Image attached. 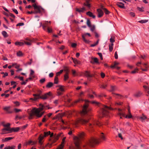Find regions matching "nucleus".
<instances>
[{
	"instance_id": "obj_1",
	"label": "nucleus",
	"mask_w": 149,
	"mask_h": 149,
	"mask_svg": "<svg viewBox=\"0 0 149 149\" xmlns=\"http://www.w3.org/2000/svg\"><path fill=\"white\" fill-rule=\"evenodd\" d=\"M84 101H85V103L83 106L82 111L81 112L82 118L79 119L78 123L83 125H86L91 129L93 128L94 126L95 125L98 126H101L102 125V124L97 120H93L91 123L89 122V117L90 116L89 112L91 109V108L88 105V103L90 102L89 100L80 99L76 101L75 103L79 102Z\"/></svg>"
},
{
	"instance_id": "obj_2",
	"label": "nucleus",
	"mask_w": 149,
	"mask_h": 149,
	"mask_svg": "<svg viewBox=\"0 0 149 149\" xmlns=\"http://www.w3.org/2000/svg\"><path fill=\"white\" fill-rule=\"evenodd\" d=\"M84 136V133H81L79 136V137H75L74 138V143L76 146L75 149H89L88 146L93 147L94 145L98 143L100 140L97 139L92 138L89 140L87 143L82 146H80V139H82Z\"/></svg>"
},
{
	"instance_id": "obj_3",
	"label": "nucleus",
	"mask_w": 149,
	"mask_h": 149,
	"mask_svg": "<svg viewBox=\"0 0 149 149\" xmlns=\"http://www.w3.org/2000/svg\"><path fill=\"white\" fill-rule=\"evenodd\" d=\"M91 103L94 104L95 105L102 107L101 111L103 115L104 116H108L109 113V110H112L113 109L110 107L101 104L99 102L95 101H91Z\"/></svg>"
},
{
	"instance_id": "obj_4",
	"label": "nucleus",
	"mask_w": 149,
	"mask_h": 149,
	"mask_svg": "<svg viewBox=\"0 0 149 149\" xmlns=\"http://www.w3.org/2000/svg\"><path fill=\"white\" fill-rule=\"evenodd\" d=\"M38 97H36L38 98V99L40 98L45 100L48 98H51L52 97V93L50 91L46 93L42 96H41L42 93L41 91L40 90H38Z\"/></svg>"
},
{
	"instance_id": "obj_5",
	"label": "nucleus",
	"mask_w": 149,
	"mask_h": 149,
	"mask_svg": "<svg viewBox=\"0 0 149 149\" xmlns=\"http://www.w3.org/2000/svg\"><path fill=\"white\" fill-rule=\"evenodd\" d=\"M48 107V106L47 105L46 107H45V108H44V107H41L38 109L33 108V109L34 111V113L36 116L38 118H40L41 117L44 113V112L41 113L40 112L42 111L44 109H47V108Z\"/></svg>"
},
{
	"instance_id": "obj_6",
	"label": "nucleus",
	"mask_w": 149,
	"mask_h": 149,
	"mask_svg": "<svg viewBox=\"0 0 149 149\" xmlns=\"http://www.w3.org/2000/svg\"><path fill=\"white\" fill-rule=\"evenodd\" d=\"M48 21H45V23L42 26L43 29L45 31L47 30V32L49 33H51L52 31V29L49 28L48 26Z\"/></svg>"
},
{
	"instance_id": "obj_7",
	"label": "nucleus",
	"mask_w": 149,
	"mask_h": 149,
	"mask_svg": "<svg viewBox=\"0 0 149 149\" xmlns=\"http://www.w3.org/2000/svg\"><path fill=\"white\" fill-rule=\"evenodd\" d=\"M128 112L130 114V115L129 116L125 115V113H124L122 111H121L120 112V113H119V114L120 116H122L125 117V118H131L132 117V116L130 113V109H128Z\"/></svg>"
},
{
	"instance_id": "obj_8",
	"label": "nucleus",
	"mask_w": 149,
	"mask_h": 149,
	"mask_svg": "<svg viewBox=\"0 0 149 149\" xmlns=\"http://www.w3.org/2000/svg\"><path fill=\"white\" fill-rule=\"evenodd\" d=\"M62 134V133H60L58 135H56V134L54 135L53 139H52V143H55L58 139L59 137Z\"/></svg>"
},
{
	"instance_id": "obj_9",
	"label": "nucleus",
	"mask_w": 149,
	"mask_h": 149,
	"mask_svg": "<svg viewBox=\"0 0 149 149\" xmlns=\"http://www.w3.org/2000/svg\"><path fill=\"white\" fill-rule=\"evenodd\" d=\"M87 35H88L89 37L91 36V35L89 33H86L82 35V37L83 38V41L85 42L86 43H88L89 42V40H86L85 38V36Z\"/></svg>"
},
{
	"instance_id": "obj_10",
	"label": "nucleus",
	"mask_w": 149,
	"mask_h": 149,
	"mask_svg": "<svg viewBox=\"0 0 149 149\" xmlns=\"http://www.w3.org/2000/svg\"><path fill=\"white\" fill-rule=\"evenodd\" d=\"M97 12L98 13V17H100L103 16L104 13L101 9H97Z\"/></svg>"
},
{
	"instance_id": "obj_11",
	"label": "nucleus",
	"mask_w": 149,
	"mask_h": 149,
	"mask_svg": "<svg viewBox=\"0 0 149 149\" xmlns=\"http://www.w3.org/2000/svg\"><path fill=\"white\" fill-rule=\"evenodd\" d=\"M75 9L76 11H77L80 13H83L84 11L86 10V8L84 7H83L82 8H81L80 9L76 8Z\"/></svg>"
},
{
	"instance_id": "obj_12",
	"label": "nucleus",
	"mask_w": 149,
	"mask_h": 149,
	"mask_svg": "<svg viewBox=\"0 0 149 149\" xmlns=\"http://www.w3.org/2000/svg\"><path fill=\"white\" fill-rule=\"evenodd\" d=\"M84 75L85 76H86V77H88V79L90 81L91 80V79L89 78V77H92V75L90 74L89 73H88V72L87 71H86L84 73Z\"/></svg>"
},
{
	"instance_id": "obj_13",
	"label": "nucleus",
	"mask_w": 149,
	"mask_h": 149,
	"mask_svg": "<svg viewBox=\"0 0 149 149\" xmlns=\"http://www.w3.org/2000/svg\"><path fill=\"white\" fill-rule=\"evenodd\" d=\"M142 93L141 91H138L134 95V96L136 97H140L142 94Z\"/></svg>"
},
{
	"instance_id": "obj_14",
	"label": "nucleus",
	"mask_w": 149,
	"mask_h": 149,
	"mask_svg": "<svg viewBox=\"0 0 149 149\" xmlns=\"http://www.w3.org/2000/svg\"><path fill=\"white\" fill-rule=\"evenodd\" d=\"M117 5L119 7L123 8V9H125V7L124 6V4L122 2H117Z\"/></svg>"
},
{
	"instance_id": "obj_15",
	"label": "nucleus",
	"mask_w": 149,
	"mask_h": 149,
	"mask_svg": "<svg viewBox=\"0 0 149 149\" xmlns=\"http://www.w3.org/2000/svg\"><path fill=\"white\" fill-rule=\"evenodd\" d=\"M6 131H9L10 132V130L9 128H6L3 129L2 130V132L1 133V134H3L7 133L6 132Z\"/></svg>"
},
{
	"instance_id": "obj_16",
	"label": "nucleus",
	"mask_w": 149,
	"mask_h": 149,
	"mask_svg": "<svg viewBox=\"0 0 149 149\" xmlns=\"http://www.w3.org/2000/svg\"><path fill=\"white\" fill-rule=\"evenodd\" d=\"M90 0H86V2L84 3L83 5L87 7L88 8H90L91 4L89 3Z\"/></svg>"
},
{
	"instance_id": "obj_17",
	"label": "nucleus",
	"mask_w": 149,
	"mask_h": 149,
	"mask_svg": "<svg viewBox=\"0 0 149 149\" xmlns=\"http://www.w3.org/2000/svg\"><path fill=\"white\" fill-rule=\"evenodd\" d=\"M87 15L89 17H92L93 18L95 19V16L93 15V13L90 11H88L86 13Z\"/></svg>"
},
{
	"instance_id": "obj_18",
	"label": "nucleus",
	"mask_w": 149,
	"mask_h": 149,
	"mask_svg": "<svg viewBox=\"0 0 149 149\" xmlns=\"http://www.w3.org/2000/svg\"><path fill=\"white\" fill-rule=\"evenodd\" d=\"M100 137L102 140L103 141H105L106 140V137L105 135L104 134L102 133L101 132L100 133Z\"/></svg>"
},
{
	"instance_id": "obj_19",
	"label": "nucleus",
	"mask_w": 149,
	"mask_h": 149,
	"mask_svg": "<svg viewBox=\"0 0 149 149\" xmlns=\"http://www.w3.org/2000/svg\"><path fill=\"white\" fill-rule=\"evenodd\" d=\"M19 129L20 128L19 127H17L15 128H12L11 129H10V132H11L13 131L14 132H17L19 130Z\"/></svg>"
},
{
	"instance_id": "obj_20",
	"label": "nucleus",
	"mask_w": 149,
	"mask_h": 149,
	"mask_svg": "<svg viewBox=\"0 0 149 149\" xmlns=\"http://www.w3.org/2000/svg\"><path fill=\"white\" fill-rule=\"evenodd\" d=\"M14 138V137H6V138L4 139H3L2 140L3 142H7L13 139Z\"/></svg>"
},
{
	"instance_id": "obj_21",
	"label": "nucleus",
	"mask_w": 149,
	"mask_h": 149,
	"mask_svg": "<svg viewBox=\"0 0 149 149\" xmlns=\"http://www.w3.org/2000/svg\"><path fill=\"white\" fill-rule=\"evenodd\" d=\"M34 115H35L34 113V111L32 109L31 111V113H29V119H32L33 118V116Z\"/></svg>"
},
{
	"instance_id": "obj_22",
	"label": "nucleus",
	"mask_w": 149,
	"mask_h": 149,
	"mask_svg": "<svg viewBox=\"0 0 149 149\" xmlns=\"http://www.w3.org/2000/svg\"><path fill=\"white\" fill-rule=\"evenodd\" d=\"M112 94H114V95H115L116 96H117L118 97H116V98H118V99H121L123 97V96L122 95H121L119 94L116 93H112Z\"/></svg>"
},
{
	"instance_id": "obj_23",
	"label": "nucleus",
	"mask_w": 149,
	"mask_h": 149,
	"mask_svg": "<svg viewBox=\"0 0 149 149\" xmlns=\"http://www.w3.org/2000/svg\"><path fill=\"white\" fill-rule=\"evenodd\" d=\"M49 141L51 142V143H48L47 144V145H46L45 147L48 146L49 148H51L52 146V144L53 143H52V139H49Z\"/></svg>"
},
{
	"instance_id": "obj_24",
	"label": "nucleus",
	"mask_w": 149,
	"mask_h": 149,
	"mask_svg": "<svg viewBox=\"0 0 149 149\" xmlns=\"http://www.w3.org/2000/svg\"><path fill=\"white\" fill-rule=\"evenodd\" d=\"M15 147L16 146H8L5 147L4 149H15Z\"/></svg>"
},
{
	"instance_id": "obj_25",
	"label": "nucleus",
	"mask_w": 149,
	"mask_h": 149,
	"mask_svg": "<svg viewBox=\"0 0 149 149\" xmlns=\"http://www.w3.org/2000/svg\"><path fill=\"white\" fill-rule=\"evenodd\" d=\"M53 85V83L52 82H49L46 85V87L47 88H50Z\"/></svg>"
},
{
	"instance_id": "obj_26",
	"label": "nucleus",
	"mask_w": 149,
	"mask_h": 149,
	"mask_svg": "<svg viewBox=\"0 0 149 149\" xmlns=\"http://www.w3.org/2000/svg\"><path fill=\"white\" fill-rule=\"evenodd\" d=\"M35 9L36 10V11L35 12V13H40L41 12L40 8L39 6H38L37 8H36Z\"/></svg>"
},
{
	"instance_id": "obj_27",
	"label": "nucleus",
	"mask_w": 149,
	"mask_h": 149,
	"mask_svg": "<svg viewBox=\"0 0 149 149\" xmlns=\"http://www.w3.org/2000/svg\"><path fill=\"white\" fill-rule=\"evenodd\" d=\"M92 59L94 60V61H91V63H92L93 64L94 63H99L98 59L97 58H92Z\"/></svg>"
},
{
	"instance_id": "obj_28",
	"label": "nucleus",
	"mask_w": 149,
	"mask_h": 149,
	"mask_svg": "<svg viewBox=\"0 0 149 149\" xmlns=\"http://www.w3.org/2000/svg\"><path fill=\"white\" fill-rule=\"evenodd\" d=\"M57 87H59V88L57 90H58L59 91H61L63 92L64 91V90L62 86L59 85L56 86Z\"/></svg>"
},
{
	"instance_id": "obj_29",
	"label": "nucleus",
	"mask_w": 149,
	"mask_h": 149,
	"mask_svg": "<svg viewBox=\"0 0 149 149\" xmlns=\"http://www.w3.org/2000/svg\"><path fill=\"white\" fill-rule=\"evenodd\" d=\"M31 143V145H35L36 144V142L35 141H29L28 142H26V145H30Z\"/></svg>"
},
{
	"instance_id": "obj_30",
	"label": "nucleus",
	"mask_w": 149,
	"mask_h": 149,
	"mask_svg": "<svg viewBox=\"0 0 149 149\" xmlns=\"http://www.w3.org/2000/svg\"><path fill=\"white\" fill-rule=\"evenodd\" d=\"M26 40L29 42L25 41L24 42L25 43L28 45H31V40L29 38H26Z\"/></svg>"
},
{
	"instance_id": "obj_31",
	"label": "nucleus",
	"mask_w": 149,
	"mask_h": 149,
	"mask_svg": "<svg viewBox=\"0 0 149 149\" xmlns=\"http://www.w3.org/2000/svg\"><path fill=\"white\" fill-rule=\"evenodd\" d=\"M2 34L5 38L8 37V35L7 32L5 31H3L2 32Z\"/></svg>"
},
{
	"instance_id": "obj_32",
	"label": "nucleus",
	"mask_w": 149,
	"mask_h": 149,
	"mask_svg": "<svg viewBox=\"0 0 149 149\" xmlns=\"http://www.w3.org/2000/svg\"><path fill=\"white\" fill-rule=\"evenodd\" d=\"M24 44V43L22 42H16L15 43V45H16L22 46Z\"/></svg>"
},
{
	"instance_id": "obj_33",
	"label": "nucleus",
	"mask_w": 149,
	"mask_h": 149,
	"mask_svg": "<svg viewBox=\"0 0 149 149\" xmlns=\"http://www.w3.org/2000/svg\"><path fill=\"white\" fill-rule=\"evenodd\" d=\"M58 78L57 76H55L54 79V84H58Z\"/></svg>"
},
{
	"instance_id": "obj_34",
	"label": "nucleus",
	"mask_w": 149,
	"mask_h": 149,
	"mask_svg": "<svg viewBox=\"0 0 149 149\" xmlns=\"http://www.w3.org/2000/svg\"><path fill=\"white\" fill-rule=\"evenodd\" d=\"M116 87L115 86H111V89L109 91L111 92L114 91L115 90Z\"/></svg>"
},
{
	"instance_id": "obj_35",
	"label": "nucleus",
	"mask_w": 149,
	"mask_h": 149,
	"mask_svg": "<svg viewBox=\"0 0 149 149\" xmlns=\"http://www.w3.org/2000/svg\"><path fill=\"white\" fill-rule=\"evenodd\" d=\"M50 134V131H49L47 132H44V136L45 137L48 135H49Z\"/></svg>"
},
{
	"instance_id": "obj_36",
	"label": "nucleus",
	"mask_w": 149,
	"mask_h": 149,
	"mask_svg": "<svg viewBox=\"0 0 149 149\" xmlns=\"http://www.w3.org/2000/svg\"><path fill=\"white\" fill-rule=\"evenodd\" d=\"M72 59L73 60V61L74 62V63L76 64H79V61H78L76 58H72Z\"/></svg>"
},
{
	"instance_id": "obj_37",
	"label": "nucleus",
	"mask_w": 149,
	"mask_h": 149,
	"mask_svg": "<svg viewBox=\"0 0 149 149\" xmlns=\"http://www.w3.org/2000/svg\"><path fill=\"white\" fill-rule=\"evenodd\" d=\"M148 21V20L147 19H144V20H141L138 21L139 22L141 23H145L147 22Z\"/></svg>"
},
{
	"instance_id": "obj_38",
	"label": "nucleus",
	"mask_w": 149,
	"mask_h": 149,
	"mask_svg": "<svg viewBox=\"0 0 149 149\" xmlns=\"http://www.w3.org/2000/svg\"><path fill=\"white\" fill-rule=\"evenodd\" d=\"M63 71V70H60L59 72H58L56 74V76L58 77V76H59L61 73H62Z\"/></svg>"
},
{
	"instance_id": "obj_39",
	"label": "nucleus",
	"mask_w": 149,
	"mask_h": 149,
	"mask_svg": "<svg viewBox=\"0 0 149 149\" xmlns=\"http://www.w3.org/2000/svg\"><path fill=\"white\" fill-rule=\"evenodd\" d=\"M10 124L9 123H7L6 124H3V126L4 127H7V128H9V129H11L10 126Z\"/></svg>"
},
{
	"instance_id": "obj_40",
	"label": "nucleus",
	"mask_w": 149,
	"mask_h": 149,
	"mask_svg": "<svg viewBox=\"0 0 149 149\" xmlns=\"http://www.w3.org/2000/svg\"><path fill=\"white\" fill-rule=\"evenodd\" d=\"M87 24L88 26L89 27H91V23L90 20L89 19H88L87 20Z\"/></svg>"
},
{
	"instance_id": "obj_41",
	"label": "nucleus",
	"mask_w": 149,
	"mask_h": 149,
	"mask_svg": "<svg viewBox=\"0 0 149 149\" xmlns=\"http://www.w3.org/2000/svg\"><path fill=\"white\" fill-rule=\"evenodd\" d=\"M17 56H21L23 55L22 53L20 51L17 52Z\"/></svg>"
},
{
	"instance_id": "obj_42",
	"label": "nucleus",
	"mask_w": 149,
	"mask_h": 149,
	"mask_svg": "<svg viewBox=\"0 0 149 149\" xmlns=\"http://www.w3.org/2000/svg\"><path fill=\"white\" fill-rule=\"evenodd\" d=\"M104 11L106 14L108 15L110 13L109 11L108 10H107L106 8H105V9H104Z\"/></svg>"
},
{
	"instance_id": "obj_43",
	"label": "nucleus",
	"mask_w": 149,
	"mask_h": 149,
	"mask_svg": "<svg viewBox=\"0 0 149 149\" xmlns=\"http://www.w3.org/2000/svg\"><path fill=\"white\" fill-rule=\"evenodd\" d=\"M10 106H8V107H4L3 109L6 111H7V112L8 111L9 109L10 108Z\"/></svg>"
},
{
	"instance_id": "obj_44",
	"label": "nucleus",
	"mask_w": 149,
	"mask_h": 149,
	"mask_svg": "<svg viewBox=\"0 0 149 149\" xmlns=\"http://www.w3.org/2000/svg\"><path fill=\"white\" fill-rule=\"evenodd\" d=\"M97 54L100 57V59L101 60H102L103 59V58L102 54L101 53H99H99H97Z\"/></svg>"
},
{
	"instance_id": "obj_45",
	"label": "nucleus",
	"mask_w": 149,
	"mask_h": 149,
	"mask_svg": "<svg viewBox=\"0 0 149 149\" xmlns=\"http://www.w3.org/2000/svg\"><path fill=\"white\" fill-rule=\"evenodd\" d=\"M119 64V63L118 62H115L114 63V64L113 66H112L111 67V68H114L116 66V65H118Z\"/></svg>"
},
{
	"instance_id": "obj_46",
	"label": "nucleus",
	"mask_w": 149,
	"mask_h": 149,
	"mask_svg": "<svg viewBox=\"0 0 149 149\" xmlns=\"http://www.w3.org/2000/svg\"><path fill=\"white\" fill-rule=\"evenodd\" d=\"M13 103L15 104L16 106H18L19 105V103L18 101L14 102Z\"/></svg>"
},
{
	"instance_id": "obj_47",
	"label": "nucleus",
	"mask_w": 149,
	"mask_h": 149,
	"mask_svg": "<svg viewBox=\"0 0 149 149\" xmlns=\"http://www.w3.org/2000/svg\"><path fill=\"white\" fill-rule=\"evenodd\" d=\"M64 79L65 80H66L69 77H68V73H67L66 74H65L64 75Z\"/></svg>"
},
{
	"instance_id": "obj_48",
	"label": "nucleus",
	"mask_w": 149,
	"mask_h": 149,
	"mask_svg": "<svg viewBox=\"0 0 149 149\" xmlns=\"http://www.w3.org/2000/svg\"><path fill=\"white\" fill-rule=\"evenodd\" d=\"M147 118L144 115H143L142 116H141L140 117V118L142 120H144Z\"/></svg>"
},
{
	"instance_id": "obj_49",
	"label": "nucleus",
	"mask_w": 149,
	"mask_h": 149,
	"mask_svg": "<svg viewBox=\"0 0 149 149\" xmlns=\"http://www.w3.org/2000/svg\"><path fill=\"white\" fill-rule=\"evenodd\" d=\"M89 27L90 28L91 31H93L95 29V26L94 25L93 26H91V27Z\"/></svg>"
},
{
	"instance_id": "obj_50",
	"label": "nucleus",
	"mask_w": 149,
	"mask_h": 149,
	"mask_svg": "<svg viewBox=\"0 0 149 149\" xmlns=\"http://www.w3.org/2000/svg\"><path fill=\"white\" fill-rule=\"evenodd\" d=\"M63 92L59 91L58 90H57V93L58 95H62L63 94Z\"/></svg>"
},
{
	"instance_id": "obj_51",
	"label": "nucleus",
	"mask_w": 149,
	"mask_h": 149,
	"mask_svg": "<svg viewBox=\"0 0 149 149\" xmlns=\"http://www.w3.org/2000/svg\"><path fill=\"white\" fill-rule=\"evenodd\" d=\"M14 111L16 113H17L19 111H21V110L20 109H18L16 108H15L14 109Z\"/></svg>"
},
{
	"instance_id": "obj_52",
	"label": "nucleus",
	"mask_w": 149,
	"mask_h": 149,
	"mask_svg": "<svg viewBox=\"0 0 149 149\" xmlns=\"http://www.w3.org/2000/svg\"><path fill=\"white\" fill-rule=\"evenodd\" d=\"M137 9L138 10H139V11L140 12H143L144 11V10H143V9H142L141 8H140L139 7H137Z\"/></svg>"
},
{
	"instance_id": "obj_53",
	"label": "nucleus",
	"mask_w": 149,
	"mask_h": 149,
	"mask_svg": "<svg viewBox=\"0 0 149 149\" xmlns=\"http://www.w3.org/2000/svg\"><path fill=\"white\" fill-rule=\"evenodd\" d=\"M9 16H10L11 17H13L14 18H15V16L14 14L10 13H9Z\"/></svg>"
},
{
	"instance_id": "obj_54",
	"label": "nucleus",
	"mask_w": 149,
	"mask_h": 149,
	"mask_svg": "<svg viewBox=\"0 0 149 149\" xmlns=\"http://www.w3.org/2000/svg\"><path fill=\"white\" fill-rule=\"evenodd\" d=\"M45 79L43 78V79H40V80L39 81L41 83H43L45 82Z\"/></svg>"
},
{
	"instance_id": "obj_55",
	"label": "nucleus",
	"mask_w": 149,
	"mask_h": 149,
	"mask_svg": "<svg viewBox=\"0 0 149 149\" xmlns=\"http://www.w3.org/2000/svg\"><path fill=\"white\" fill-rule=\"evenodd\" d=\"M24 23H19L17 24L16 25L17 26H22L24 25Z\"/></svg>"
},
{
	"instance_id": "obj_56",
	"label": "nucleus",
	"mask_w": 149,
	"mask_h": 149,
	"mask_svg": "<svg viewBox=\"0 0 149 149\" xmlns=\"http://www.w3.org/2000/svg\"><path fill=\"white\" fill-rule=\"evenodd\" d=\"M12 10L16 14H17L18 13V12L16 9L13 8Z\"/></svg>"
},
{
	"instance_id": "obj_57",
	"label": "nucleus",
	"mask_w": 149,
	"mask_h": 149,
	"mask_svg": "<svg viewBox=\"0 0 149 149\" xmlns=\"http://www.w3.org/2000/svg\"><path fill=\"white\" fill-rule=\"evenodd\" d=\"M130 15L131 16L134 17L135 16V14L134 13L132 12H131L129 13Z\"/></svg>"
},
{
	"instance_id": "obj_58",
	"label": "nucleus",
	"mask_w": 149,
	"mask_h": 149,
	"mask_svg": "<svg viewBox=\"0 0 149 149\" xmlns=\"http://www.w3.org/2000/svg\"><path fill=\"white\" fill-rule=\"evenodd\" d=\"M88 96L91 99L93 98L94 97L93 95H91L89 94H88Z\"/></svg>"
},
{
	"instance_id": "obj_59",
	"label": "nucleus",
	"mask_w": 149,
	"mask_h": 149,
	"mask_svg": "<svg viewBox=\"0 0 149 149\" xmlns=\"http://www.w3.org/2000/svg\"><path fill=\"white\" fill-rule=\"evenodd\" d=\"M114 57L115 58L117 59L118 58V55L117 54V52H116L115 53Z\"/></svg>"
},
{
	"instance_id": "obj_60",
	"label": "nucleus",
	"mask_w": 149,
	"mask_h": 149,
	"mask_svg": "<svg viewBox=\"0 0 149 149\" xmlns=\"http://www.w3.org/2000/svg\"><path fill=\"white\" fill-rule=\"evenodd\" d=\"M103 96H104V97H106V95H104L102 93L101 94H100L98 95V97L99 98H100L101 97H103Z\"/></svg>"
},
{
	"instance_id": "obj_61",
	"label": "nucleus",
	"mask_w": 149,
	"mask_h": 149,
	"mask_svg": "<svg viewBox=\"0 0 149 149\" xmlns=\"http://www.w3.org/2000/svg\"><path fill=\"white\" fill-rule=\"evenodd\" d=\"M109 49L110 52H111L113 49V47L109 45Z\"/></svg>"
},
{
	"instance_id": "obj_62",
	"label": "nucleus",
	"mask_w": 149,
	"mask_h": 149,
	"mask_svg": "<svg viewBox=\"0 0 149 149\" xmlns=\"http://www.w3.org/2000/svg\"><path fill=\"white\" fill-rule=\"evenodd\" d=\"M110 41L111 43H113L115 42L114 39L112 38L110 39Z\"/></svg>"
},
{
	"instance_id": "obj_63",
	"label": "nucleus",
	"mask_w": 149,
	"mask_h": 149,
	"mask_svg": "<svg viewBox=\"0 0 149 149\" xmlns=\"http://www.w3.org/2000/svg\"><path fill=\"white\" fill-rule=\"evenodd\" d=\"M77 46V44L75 43H72L71 45V46L72 47H75Z\"/></svg>"
},
{
	"instance_id": "obj_64",
	"label": "nucleus",
	"mask_w": 149,
	"mask_h": 149,
	"mask_svg": "<svg viewBox=\"0 0 149 149\" xmlns=\"http://www.w3.org/2000/svg\"><path fill=\"white\" fill-rule=\"evenodd\" d=\"M63 146L61 145L60 146H59L56 149H63Z\"/></svg>"
}]
</instances>
